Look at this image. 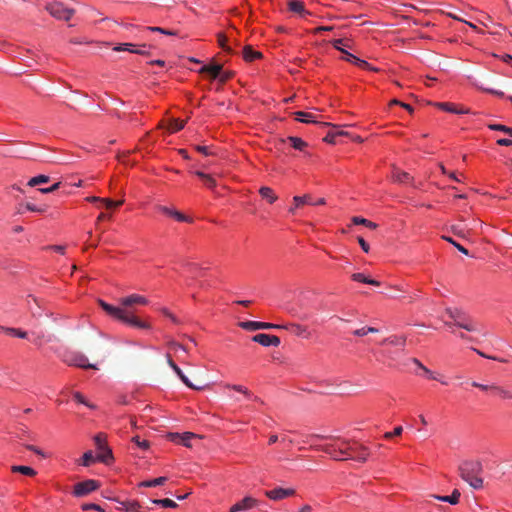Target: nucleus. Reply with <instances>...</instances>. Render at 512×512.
<instances>
[{
    "label": "nucleus",
    "instance_id": "obj_3",
    "mask_svg": "<svg viewBox=\"0 0 512 512\" xmlns=\"http://www.w3.org/2000/svg\"><path fill=\"white\" fill-rule=\"evenodd\" d=\"M459 476L473 489H482L484 480L480 476L483 472L482 463L478 460L463 461L458 467Z\"/></svg>",
    "mask_w": 512,
    "mask_h": 512
},
{
    "label": "nucleus",
    "instance_id": "obj_64",
    "mask_svg": "<svg viewBox=\"0 0 512 512\" xmlns=\"http://www.w3.org/2000/svg\"><path fill=\"white\" fill-rule=\"evenodd\" d=\"M451 230L455 235H457L459 237L465 236L463 229L459 228L458 226H452Z\"/></svg>",
    "mask_w": 512,
    "mask_h": 512
},
{
    "label": "nucleus",
    "instance_id": "obj_6",
    "mask_svg": "<svg viewBox=\"0 0 512 512\" xmlns=\"http://www.w3.org/2000/svg\"><path fill=\"white\" fill-rule=\"evenodd\" d=\"M95 445L98 449L97 460L102 463L108 464L113 460L112 450L107 446L106 436L102 433L94 437Z\"/></svg>",
    "mask_w": 512,
    "mask_h": 512
},
{
    "label": "nucleus",
    "instance_id": "obj_17",
    "mask_svg": "<svg viewBox=\"0 0 512 512\" xmlns=\"http://www.w3.org/2000/svg\"><path fill=\"white\" fill-rule=\"evenodd\" d=\"M222 70V65L220 64H211V65H204L199 70V73H207L210 75L212 79H217L220 75V72Z\"/></svg>",
    "mask_w": 512,
    "mask_h": 512
},
{
    "label": "nucleus",
    "instance_id": "obj_48",
    "mask_svg": "<svg viewBox=\"0 0 512 512\" xmlns=\"http://www.w3.org/2000/svg\"><path fill=\"white\" fill-rule=\"evenodd\" d=\"M60 185H61V182H57L48 188H40V189H38V191L43 194L52 193V192L56 191L60 187Z\"/></svg>",
    "mask_w": 512,
    "mask_h": 512
},
{
    "label": "nucleus",
    "instance_id": "obj_45",
    "mask_svg": "<svg viewBox=\"0 0 512 512\" xmlns=\"http://www.w3.org/2000/svg\"><path fill=\"white\" fill-rule=\"evenodd\" d=\"M226 42H227V37L220 33L218 34V44L222 47V49L226 52H232L231 48L229 46L226 45Z\"/></svg>",
    "mask_w": 512,
    "mask_h": 512
},
{
    "label": "nucleus",
    "instance_id": "obj_56",
    "mask_svg": "<svg viewBox=\"0 0 512 512\" xmlns=\"http://www.w3.org/2000/svg\"><path fill=\"white\" fill-rule=\"evenodd\" d=\"M336 137H337V134L336 132H329L325 138H324V141L327 142V143H335V140H336Z\"/></svg>",
    "mask_w": 512,
    "mask_h": 512
},
{
    "label": "nucleus",
    "instance_id": "obj_62",
    "mask_svg": "<svg viewBox=\"0 0 512 512\" xmlns=\"http://www.w3.org/2000/svg\"><path fill=\"white\" fill-rule=\"evenodd\" d=\"M26 448H27L28 450L33 451L34 453H36V454H38V455L42 456V457H44V456H45V455H44V453H43L39 448H37V447H36V446H34V445H26Z\"/></svg>",
    "mask_w": 512,
    "mask_h": 512
},
{
    "label": "nucleus",
    "instance_id": "obj_5",
    "mask_svg": "<svg viewBox=\"0 0 512 512\" xmlns=\"http://www.w3.org/2000/svg\"><path fill=\"white\" fill-rule=\"evenodd\" d=\"M446 313L454 321V325L469 332L478 331V327L472 320L466 317L465 313L457 308H447Z\"/></svg>",
    "mask_w": 512,
    "mask_h": 512
},
{
    "label": "nucleus",
    "instance_id": "obj_24",
    "mask_svg": "<svg viewBox=\"0 0 512 512\" xmlns=\"http://www.w3.org/2000/svg\"><path fill=\"white\" fill-rule=\"evenodd\" d=\"M242 54H243V58H244L246 61H248V62H251V61H253V60H255V59H258V58H261V57H262V54H261L260 52H258V51H254V50L252 49V47H251V46H249V45H248V46H245V47L243 48V52H242Z\"/></svg>",
    "mask_w": 512,
    "mask_h": 512
},
{
    "label": "nucleus",
    "instance_id": "obj_61",
    "mask_svg": "<svg viewBox=\"0 0 512 512\" xmlns=\"http://www.w3.org/2000/svg\"><path fill=\"white\" fill-rule=\"evenodd\" d=\"M331 30H333L332 26H319L313 30V33L318 34L322 31H331Z\"/></svg>",
    "mask_w": 512,
    "mask_h": 512
},
{
    "label": "nucleus",
    "instance_id": "obj_18",
    "mask_svg": "<svg viewBox=\"0 0 512 512\" xmlns=\"http://www.w3.org/2000/svg\"><path fill=\"white\" fill-rule=\"evenodd\" d=\"M392 178L395 182H398L401 184L413 183V177H411L409 173L400 171L397 168H394L393 173H392Z\"/></svg>",
    "mask_w": 512,
    "mask_h": 512
},
{
    "label": "nucleus",
    "instance_id": "obj_1",
    "mask_svg": "<svg viewBox=\"0 0 512 512\" xmlns=\"http://www.w3.org/2000/svg\"><path fill=\"white\" fill-rule=\"evenodd\" d=\"M98 303L108 315L125 324L139 329H150L151 327L149 323L136 317L132 309L134 305H147L149 303L148 299L142 295L131 294L121 298L119 300L120 307L110 305L101 299L98 300Z\"/></svg>",
    "mask_w": 512,
    "mask_h": 512
},
{
    "label": "nucleus",
    "instance_id": "obj_15",
    "mask_svg": "<svg viewBox=\"0 0 512 512\" xmlns=\"http://www.w3.org/2000/svg\"><path fill=\"white\" fill-rule=\"evenodd\" d=\"M256 504H257V500L248 496V497H245L244 499H242L241 501L237 502L236 504H234L230 508L229 512H243V511L253 508L254 506H256Z\"/></svg>",
    "mask_w": 512,
    "mask_h": 512
},
{
    "label": "nucleus",
    "instance_id": "obj_19",
    "mask_svg": "<svg viewBox=\"0 0 512 512\" xmlns=\"http://www.w3.org/2000/svg\"><path fill=\"white\" fill-rule=\"evenodd\" d=\"M173 371L178 375V377L181 379V381L188 386L191 389L194 390H203L205 388V385H196L190 382V380L187 378V376L183 373V371L178 367L175 366L173 368Z\"/></svg>",
    "mask_w": 512,
    "mask_h": 512
},
{
    "label": "nucleus",
    "instance_id": "obj_52",
    "mask_svg": "<svg viewBox=\"0 0 512 512\" xmlns=\"http://www.w3.org/2000/svg\"><path fill=\"white\" fill-rule=\"evenodd\" d=\"M133 441L137 444L138 447L142 449H148L149 448V442L146 440H140L138 436L133 438Z\"/></svg>",
    "mask_w": 512,
    "mask_h": 512
},
{
    "label": "nucleus",
    "instance_id": "obj_51",
    "mask_svg": "<svg viewBox=\"0 0 512 512\" xmlns=\"http://www.w3.org/2000/svg\"><path fill=\"white\" fill-rule=\"evenodd\" d=\"M27 210L29 211H32V212H38V213H43L45 212V208H40V207H37L36 205L32 204V203H26L25 206H24Z\"/></svg>",
    "mask_w": 512,
    "mask_h": 512
},
{
    "label": "nucleus",
    "instance_id": "obj_28",
    "mask_svg": "<svg viewBox=\"0 0 512 512\" xmlns=\"http://www.w3.org/2000/svg\"><path fill=\"white\" fill-rule=\"evenodd\" d=\"M11 471L13 473H21L23 475L30 476V477H33L37 474V472L33 468H31L29 466H22V465L12 466Z\"/></svg>",
    "mask_w": 512,
    "mask_h": 512
},
{
    "label": "nucleus",
    "instance_id": "obj_13",
    "mask_svg": "<svg viewBox=\"0 0 512 512\" xmlns=\"http://www.w3.org/2000/svg\"><path fill=\"white\" fill-rule=\"evenodd\" d=\"M295 494V490L292 488H275L273 490H269L265 492V495L271 500H281Z\"/></svg>",
    "mask_w": 512,
    "mask_h": 512
},
{
    "label": "nucleus",
    "instance_id": "obj_39",
    "mask_svg": "<svg viewBox=\"0 0 512 512\" xmlns=\"http://www.w3.org/2000/svg\"><path fill=\"white\" fill-rule=\"evenodd\" d=\"M185 126V122L184 121H180V120H177V119H172L170 120L169 122V125H168V129L170 130V132H177V131H180L181 129H183Z\"/></svg>",
    "mask_w": 512,
    "mask_h": 512
},
{
    "label": "nucleus",
    "instance_id": "obj_36",
    "mask_svg": "<svg viewBox=\"0 0 512 512\" xmlns=\"http://www.w3.org/2000/svg\"><path fill=\"white\" fill-rule=\"evenodd\" d=\"M49 176L47 175H38V176H35V177H32L29 181H28V185L30 187H35L39 184H43V183H47L49 181Z\"/></svg>",
    "mask_w": 512,
    "mask_h": 512
},
{
    "label": "nucleus",
    "instance_id": "obj_41",
    "mask_svg": "<svg viewBox=\"0 0 512 512\" xmlns=\"http://www.w3.org/2000/svg\"><path fill=\"white\" fill-rule=\"evenodd\" d=\"M488 128L495 131H502L512 137V127H508L502 124H489Z\"/></svg>",
    "mask_w": 512,
    "mask_h": 512
},
{
    "label": "nucleus",
    "instance_id": "obj_53",
    "mask_svg": "<svg viewBox=\"0 0 512 512\" xmlns=\"http://www.w3.org/2000/svg\"><path fill=\"white\" fill-rule=\"evenodd\" d=\"M232 72H220V75L218 76V79L220 82L225 83L232 77Z\"/></svg>",
    "mask_w": 512,
    "mask_h": 512
},
{
    "label": "nucleus",
    "instance_id": "obj_10",
    "mask_svg": "<svg viewBox=\"0 0 512 512\" xmlns=\"http://www.w3.org/2000/svg\"><path fill=\"white\" fill-rule=\"evenodd\" d=\"M293 203L294 205L289 208V212L292 214H295L296 210L300 208L303 205H324L325 199L319 198L317 201L312 200V196L309 194H305L303 196H295L293 197Z\"/></svg>",
    "mask_w": 512,
    "mask_h": 512
},
{
    "label": "nucleus",
    "instance_id": "obj_55",
    "mask_svg": "<svg viewBox=\"0 0 512 512\" xmlns=\"http://www.w3.org/2000/svg\"><path fill=\"white\" fill-rule=\"evenodd\" d=\"M73 396H74L75 400H76V401H78L79 403L85 404V405H87L88 407H91V408L93 407L92 405L88 404V403L85 401V399H84V397H83V395H82L81 393H79V392H75V393L73 394Z\"/></svg>",
    "mask_w": 512,
    "mask_h": 512
},
{
    "label": "nucleus",
    "instance_id": "obj_47",
    "mask_svg": "<svg viewBox=\"0 0 512 512\" xmlns=\"http://www.w3.org/2000/svg\"><path fill=\"white\" fill-rule=\"evenodd\" d=\"M146 29L151 31V32H159V33H162L164 35H176L175 31L166 30V29L161 28V27H152V26H150V27H147Z\"/></svg>",
    "mask_w": 512,
    "mask_h": 512
},
{
    "label": "nucleus",
    "instance_id": "obj_2",
    "mask_svg": "<svg viewBox=\"0 0 512 512\" xmlns=\"http://www.w3.org/2000/svg\"><path fill=\"white\" fill-rule=\"evenodd\" d=\"M317 450H321L332 457L334 460H356L365 462L369 455V449L353 440L338 439L334 443H328L322 446H315Z\"/></svg>",
    "mask_w": 512,
    "mask_h": 512
},
{
    "label": "nucleus",
    "instance_id": "obj_32",
    "mask_svg": "<svg viewBox=\"0 0 512 512\" xmlns=\"http://www.w3.org/2000/svg\"><path fill=\"white\" fill-rule=\"evenodd\" d=\"M0 330H2L3 332H5V333H7L9 335L16 336V337H19V338H26L27 337V333L25 331L17 329V328H10V327L0 326Z\"/></svg>",
    "mask_w": 512,
    "mask_h": 512
},
{
    "label": "nucleus",
    "instance_id": "obj_42",
    "mask_svg": "<svg viewBox=\"0 0 512 512\" xmlns=\"http://www.w3.org/2000/svg\"><path fill=\"white\" fill-rule=\"evenodd\" d=\"M123 200H119V201H113L109 198H102L101 199V203H103L105 205L106 208L108 209H111V208H114V207H119L123 204Z\"/></svg>",
    "mask_w": 512,
    "mask_h": 512
},
{
    "label": "nucleus",
    "instance_id": "obj_35",
    "mask_svg": "<svg viewBox=\"0 0 512 512\" xmlns=\"http://www.w3.org/2000/svg\"><path fill=\"white\" fill-rule=\"evenodd\" d=\"M437 107H439L440 109L444 110V111H447V112H452V113H457V114H462V113H468V110H457L455 109L450 103H436L435 104Z\"/></svg>",
    "mask_w": 512,
    "mask_h": 512
},
{
    "label": "nucleus",
    "instance_id": "obj_57",
    "mask_svg": "<svg viewBox=\"0 0 512 512\" xmlns=\"http://www.w3.org/2000/svg\"><path fill=\"white\" fill-rule=\"evenodd\" d=\"M332 45L334 48H336L337 50L341 51V50H344L341 45H345L344 43V40L343 39H336L334 41H332Z\"/></svg>",
    "mask_w": 512,
    "mask_h": 512
},
{
    "label": "nucleus",
    "instance_id": "obj_34",
    "mask_svg": "<svg viewBox=\"0 0 512 512\" xmlns=\"http://www.w3.org/2000/svg\"><path fill=\"white\" fill-rule=\"evenodd\" d=\"M167 481L166 477H158L152 480L143 481L140 483L142 487H155L159 485H163Z\"/></svg>",
    "mask_w": 512,
    "mask_h": 512
},
{
    "label": "nucleus",
    "instance_id": "obj_54",
    "mask_svg": "<svg viewBox=\"0 0 512 512\" xmlns=\"http://www.w3.org/2000/svg\"><path fill=\"white\" fill-rule=\"evenodd\" d=\"M158 210L170 217H173V212L175 211V209L166 206H159Z\"/></svg>",
    "mask_w": 512,
    "mask_h": 512
},
{
    "label": "nucleus",
    "instance_id": "obj_23",
    "mask_svg": "<svg viewBox=\"0 0 512 512\" xmlns=\"http://www.w3.org/2000/svg\"><path fill=\"white\" fill-rule=\"evenodd\" d=\"M285 326H288L287 330H290L292 333H294L297 336H303L305 338H308V336H309V332L305 326H302V325L296 324V323L286 324Z\"/></svg>",
    "mask_w": 512,
    "mask_h": 512
},
{
    "label": "nucleus",
    "instance_id": "obj_27",
    "mask_svg": "<svg viewBox=\"0 0 512 512\" xmlns=\"http://www.w3.org/2000/svg\"><path fill=\"white\" fill-rule=\"evenodd\" d=\"M195 175L203 180L207 188L213 189L216 187V180L211 175L206 174L202 171H196Z\"/></svg>",
    "mask_w": 512,
    "mask_h": 512
},
{
    "label": "nucleus",
    "instance_id": "obj_21",
    "mask_svg": "<svg viewBox=\"0 0 512 512\" xmlns=\"http://www.w3.org/2000/svg\"><path fill=\"white\" fill-rule=\"evenodd\" d=\"M135 45L131 44V43H123V44H119L117 46H115L113 48L114 51L116 52H121V51H129L131 53H136V54H140V55H146L147 52L143 49H134Z\"/></svg>",
    "mask_w": 512,
    "mask_h": 512
},
{
    "label": "nucleus",
    "instance_id": "obj_22",
    "mask_svg": "<svg viewBox=\"0 0 512 512\" xmlns=\"http://www.w3.org/2000/svg\"><path fill=\"white\" fill-rule=\"evenodd\" d=\"M288 7L290 11L300 15L309 14V12L305 10L304 3L300 0H288Z\"/></svg>",
    "mask_w": 512,
    "mask_h": 512
},
{
    "label": "nucleus",
    "instance_id": "obj_30",
    "mask_svg": "<svg viewBox=\"0 0 512 512\" xmlns=\"http://www.w3.org/2000/svg\"><path fill=\"white\" fill-rule=\"evenodd\" d=\"M259 193L264 199H267L269 203H274L277 200L276 194L270 187H261Z\"/></svg>",
    "mask_w": 512,
    "mask_h": 512
},
{
    "label": "nucleus",
    "instance_id": "obj_49",
    "mask_svg": "<svg viewBox=\"0 0 512 512\" xmlns=\"http://www.w3.org/2000/svg\"><path fill=\"white\" fill-rule=\"evenodd\" d=\"M82 509L83 510H96V511H99V512H104V510L102 509L101 506H99L98 504H94V503L83 504L82 505Z\"/></svg>",
    "mask_w": 512,
    "mask_h": 512
},
{
    "label": "nucleus",
    "instance_id": "obj_31",
    "mask_svg": "<svg viewBox=\"0 0 512 512\" xmlns=\"http://www.w3.org/2000/svg\"><path fill=\"white\" fill-rule=\"evenodd\" d=\"M287 140L294 149L299 151H303L308 146V144L299 137L290 136Z\"/></svg>",
    "mask_w": 512,
    "mask_h": 512
},
{
    "label": "nucleus",
    "instance_id": "obj_40",
    "mask_svg": "<svg viewBox=\"0 0 512 512\" xmlns=\"http://www.w3.org/2000/svg\"><path fill=\"white\" fill-rule=\"evenodd\" d=\"M352 221L356 225H365L366 227H368L370 229H375L377 227L376 223L371 222V221H369L365 218H361V217H353Z\"/></svg>",
    "mask_w": 512,
    "mask_h": 512
},
{
    "label": "nucleus",
    "instance_id": "obj_37",
    "mask_svg": "<svg viewBox=\"0 0 512 512\" xmlns=\"http://www.w3.org/2000/svg\"><path fill=\"white\" fill-rule=\"evenodd\" d=\"M383 343H388L391 345L404 346L406 343V337L404 336H392L386 338Z\"/></svg>",
    "mask_w": 512,
    "mask_h": 512
},
{
    "label": "nucleus",
    "instance_id": "obj_8",
    "mask_svg": "<svg viewBox=\"0 0 512 512\" xmlns=\"http://www.w3.org/2000/svg\"><path fill=\"white\" fill-rule=\"evenodd\" d=\"M100 487V484L98 481L93 479H88L82 482L77 483L74 486L73 494L76 497H83L88 495L89 493L97 490Z\"/></svg>",
    "mask_w": 512,
    "mask_h": 512
},
{
    "label": "nucleus",
    "instance_id": "obj_43",
    "mask_svg": "<svg viewBox=\"0 0 512 512\" xmlns=\"http://www.w3.org/2000/svg\"><path fill=\"white\" fill-rule=\"evenodd\" d=\"M94 462V456H93V453L92 451H87L83 454L82 456V459H81V464L83 466H90L91 463Z\"/></svg>",
    "mask_w": 512,
    "mask_h": 512
},
{
    "label": "nucleus",
    "instance_id": "obj_20",
    "mask_svg": "<svg viewBox=\"0 0 512 512\" xmlns=\"http://www.w3.org/2000/svg\"><path fill=\"white\" fill-rule=\"evenodd\" d=\"M460 496L461 494L458 489H454L452 494L449 496L432 495L433 498L442 502H448L451 505H456L459 502Z\"/></svg>",
    "mask_w": 512,
    "mask_h": 512
},
{
    "label": "nucleus",
    "instance_id": "obj_11",
    "mask_svg": "<svg viewBox=\"0 0 512 512\" xmlns=\"http://www.w3.org/2000/svg\"><path fill=\"white\" fill-rule=\"evenodd\" d=\"M167 437L172 442L182 444L186 447H191L190 440L193 438H198L199 436L192 432H184L183 434L169 433Z\"/></svg>",
    "mask_w": 512,
    "mask_h": 512
},
{
    "label": "nucleus",
    "instance_id": "obj_33",
    "mask_svg": "<svg viewBox=\"0 0 512 512\" xmlns=\"http://www.w3.org/2000/svg\"><path fill=\"white\" fill-rule=\"evenodd\" d=\"M490 391L498 394L499 396H501L504 399H512V392H510L500 386L491 385Z\"/></svg>",
    "mask_w": 512,
    "mask_h": 512
},
{
    "label": "nucleus",
    "instance_id": "obj_14",
    "mask_svg": "<svg viewBox=\"0 0 512 512\" xmlns=\"http://www.w3.org/2000/svg\"><path fill=\"white\" fill-rule=\"evenodd\" d=\"M294 115H295V119L297 121H300L303 123L320 124L323 126L330 125L329 123L318 121V115L311 113V112L297 111L294 113Z\"/></svg>",
    "mask_w": 512,
    "mask_h": 512
},
{
    "label": "nucleus",
    "instance_id": "obj_4",
    "mask_svg": "<svg viewBox=\"0 0 512 512\" xmlns=\"http://www.w3.org/2000/svg\"><path fill=\"white\" fill-rule=\"evenodd\" d=\"M45 9L52 17L61 21H69L75 14V10L73 8H70L65 3L57 0L47 3Z\"/></svg>",
    "mask_w": 512,
    "mask_h": 512
},
{
    "label": "nucleus",
    "instance_id": "obj_9",
    "mask_svg": "<svg viewBox=\"0 0 512 512\" xmlns=\"http://www.w3.org/2000/svg\"><path fill=\"white\" fill-rule=\"evenodd\" d=\"M239 326L245 330L256 331L260 329H288V326H281L280 324H273L268 322L245 321L240 322Z\"/></svg>",
    "mask_w": 512,
    "mask_h": 512
},
{
    "label": "nucleus",
    "instance_id": "obj_50",
    "mask_svg": "<svg viewBox=\"0 0 512 512\" xmlns=\"http://www.w3.org/2000/svg\"><path fill=\"white\" fill-rule=\"evenodd\" d=\"M473 350L481 357H484V358H487V359H491V360H496V361H500V362H506V360L504 359H501V358H498V357H495V356H491V355H487L485 354L484 352L476 349V348H473Z\"/></svg>",
    "mask_w": 512,
    "mask_h": 512
},
{
    "label": "nucleus",
    "instance_id": "obj_26",
    "mask_svg": "<svg viewBox=\"0 0 512 512\" xmlns=\"http://www.w3.org/2000/svg\"><path fill=\"white\" fill-rule=\"evenodd\" d=\"M226 388L233 389V390H235V391H237L239 393H242L248 399H253L255 401H260V399L257 396L253 397L252 393L246 387H244L242 385H230V384H227Z\"/></svg>",
    "mask_w": 512,
    "mask_h": 512
},
{
    "label": "nucleus",
    "instance_id": "obj_59",
    "mask_svg": "<svg viewBox=\"0 0 512 512\" xmlns=\"http://www.w3.org/2000/svg\"><path fill=\"white\" fill-rule=\"evenodd\" d=\"M358 243L360 244L364 252L367 253L369 251V245L362 237L358 238Z\"/></svg>",
    "mask_w": 512,
    "mask_h": 512
},
{
    "label": "nucleus",
    "instance_id": "obj_44",
    "mask_svg": "<svg viewBox=\"0 0 512 512\" xmlns=\"http://www.w3.org/2000/svg\"><path fill=\"white\" fill-rule=\"evenodd\" d=\"M442 238L444 240H446L447 242L451 243L461 253L468 255V250L465 247H463L462 245H460L459 243H457L456 241H454L451 237L443 236Z\"/></svg>",
    "mask_w": 512,
    "mask_h": 512
},
{
    "label": "nucleus",
    "instance_id": "obj_25",
    "mask_svg": "<svg viewBox=\"0 0 512 512\" xmlns=\"http://www.w3.org/2000/svg\"><path fill=\"white\" fill-rule=\"evenodd\" d=\"M352 279L357 282L373 285V286H379L380 282L377 280H374L372 278H369L365 276L363 273H354L352 274Z\"/></svg>",
    "mask_w": 512,
    "mask_h": 512
},
{
    "label": "nucleus",
    "instance_id": "obj_7",
    "mask_svg": "<svg viewBox=\"0 0 512 512\" xmlns=\"http://www.w3.org/2000/svg\"><path fill=\"white\" fill-rule=\"evenodd\" d=\"M65 362L70 366H76L79 368L97 369L95 364H89L87 357L79 352L69 353L65 358Z\"/></svg>",
    "mask_w": 512,
    "mask_h": 512
},
{
    "label": "nucleus",
    "instance_id": "obj_63",
    "mask_svg": "<svg viewBox=\"0 0 512 512\" xmlns=\"http://www.w3.org/2000/svg\"><path fill=\"white\" fill-rule=\"evenodd\" d=\"M161 311L166 317L170 318L174 323H178L177 318L172 313H170L166 308H163Z\"/></svg>",
    "mask_w": 512,
    "mask_h": 512
},
{
    "label": "nucleus",
    "instance_id": "obj_29",
    "mask_svg": "<svg viewBox=\"0 0 512 512\" xmlns=\"http://www.w3.org/2000/svg\"><path fill=\"white\" fill-rule=\"evenodd\" d=\"M139 508L140 504L137 501H122L118 509L124 512H137Z\"/></svg>",
    "mask_w": 512,
    "mask_h": 512
},
{
    "label": "nucleus",
    "instance_id": "obj_58",
    "mask_svg": "<svg viewBox=\"0 0 512 512\" xmlns=\"http://www.w3.org/2000/svg\"><path fill=\"white\" fill-rule=\"evenodd\" d=\"M497 144L500 146H512V139L501 138L497 140Z\"/></svg>",
    "mask_w": 512,
    "mask_h": 512
},
{
    "label": "nucleus",
    "instance_id": "obj_60",
    "mask_svg": "<svg viewBox=\"0 0 512 512\" xmlns=\"http://www.w3.org/2000/svg\"><path fill=\"white\" fill-rule=\"evenodd\" d=\"M195 149L206 156L211 154L207 146L197 145L195 146Z\"/></svg>",
    "mask_w": 512,
    "mask_h": 512
},
{
    "label": "nucleus",
    "instance_id": "obj_12",
    "mask_svg": "<svg viewBox=\"0 0 512 512\" xmlns=\"http://www.w3.org/2000/svg\"><path fill=\"white\" fill-rule=\"evenodd\" d=\"M252 340L254 342L259 343L262 346H265V347H267V346L277 347L280 345L279 337H277L275 335L264 334V333H260V334L253 336Z\"/></svg>",
    "mask_w": 512,
    "mask_h": 512
},
{
    "label": "nucleus",
    "instance_id": "obj_16",
    "mask_svg": "<svg viewBox=\"0 0 512 512\" xmlns=\"http://www.w3.org/2000/svg\"><path fill=\"white\" fill-rule=\"evenodd\" d=\"M341 52L344 54V59L347 61V62H350V63H353L363 69H368V70H372V71H378L377 68H374L372 66H370V64L368 62H366L365 60H362L358 57H356L355 55L349 53L348 51L346 50H341Z\"/></svg>",
    "mask_w": 512,
    "mask_h": 512
},
{
    "label": "nucleus",
    "instance_id": "obj_38",
    "mask_svg": "<svg viewBox=\"0 0 512 512\" xmlns=\"http://www.w3.org/2000/svg\"><path fill=\"white\" fill-rule=\"evenodd\" d=\"M154 504L160 505L165 508H176L178 505L175 501L165 498V499H155L152 501Z\"/></svg>",
    "mask_w": 512,
    "mask_h": 512
},
{
    "label": "nucleus",
    "instance_id": "obj_46",
    "mask_svg": "<svg viewBox=\"0 0 512 512\" xmlns=\"http://www.w3.org/2000/svg\"><path fill=\"white\" fill-rule=\"evenodd\" d=\"M173 218L176 219L179 222H188V223L192 222V219L190 217L182 214L181 212H179L177 210H175L173 212Z\"/></svg>",
    "mask_w": 512,
    "mask_h": 512
}]
</instances>
